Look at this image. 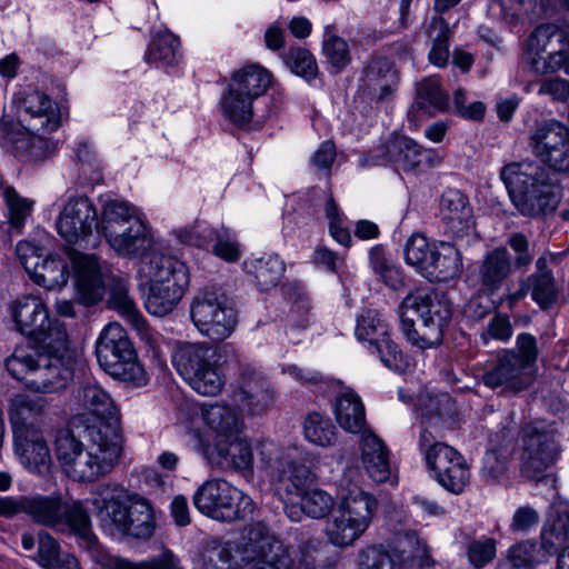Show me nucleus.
Instances as JSON below:
<instances>
[{
    "label": "nucleus",
    "instance_id": "obj_14",
    "mask_svg": "<svg viewBox=\"0 0 569 569\" xmlns=\"http://www.w3.org/2000/svg\"><path fill=\"white\" fill-rule=\"evenodd\" d=\"M517 348L518 353L506 351L498 366L483 376L486 386L516 392L531 383L537 358L536 340L531 335L521 333L517 338Z\"/></svg>",
    "mask_w": 569,
    "mask_h": 569
},
{
    "label": "nucleus",
    "instance_id": "obj_13",
    "mask_svg": "<svg viewBox=\"0 0 569 569\" xmlns=\"http://www.w3.org/2000/svg\"><path fill=\"white\" fill-rule=\"evenodd\" d=\"M287 517L299 521L303 513L323 518L333 507V498L322 489L311 488L315 475L303 463H292L287 470Z\"/></svg>",
    "mask_w": 569,
    "mask_h": 569
},
{
    "label": "nucleus",
    "instance_id": "obj_60",
    "mask_svg": "<svg viewBox=\"0 0 569 569\" xmlns=\"http://www.w3.org/2000/svg\"><path fill=\"white\" fill-rule=\"evenodd\" d=\"M178 46L179 40L173 33L167 30L159 32L150 44L149 59L169 64L174 60Z\"/></svg>",
    "mask_w": 569,
    "mask_h": 569
},
{
    "label": "nucleus",
    "instance_id": "obj_22",
    "mask_svg": "<svg viewBox=\"0 0 569 569\" xmlns=\"http://www.w3.org/2000/svg\"><path fill=\"white\" fill-rule=\"evenodd\" d=\"M274 548L281 549V542L263 522H254L244 528L236 551L240 562L249 565L253 561L268 560Z\"/></svg>",
    "mask_w": 569,
    "mask_h": 569
},
{
    "label": "nucleus",
    "instance_id": "obj_61",
    "mask_svg": "<svg viewBox=\"0 0 569 569\" xmlns=\"http://www.w3.org/2000/svg\"><path fill=\"white\" fill-rule=\"evenodd\" d=\"M231 548L228 545L213 543L200 553V569H230Z\"/></svg>",
    "mask_w": 569,
    "mask_h": 569
},
{
    "label": "nucleus",
    "instance_id": "obj_23",
    "mask_svg": "<svg viewBox=\"0 0 569 569\" xmlns=\"http://www.w3.org/2000/svg\"><path fill=\"white\" fill-rule=\"evenodd\" d=\"M360 460L368 477L377 482L391 478L389 451L385 442L372 431L363 430L359 442Z\"/></svg>",
    "mask_w": 569,
    "mask_h": 569
},
{
    "label": "nucleus",
    "instance_id": "obj_37",
    "mask_svg": "<svg viewBox=\"0 0 569 569\" xmlns=\"http://www.w3.org/2000/svg\"><path fill=\"white\" fill-rule=\"evenodd\" d=\"M333 412L337 422L343 430L352 433H362L365 430V407L359 396L353 391L348 390L337 397L333 403Z\"/></svg>",
    "mask_w": 569,
    "mask_h": 569
},
{
    "label": "nucleus",
    "instance_id": "obj_36",
    "mask_svg": "<svg viewBox=\"0 0 569 569\" xmlns=\"http://www.w3.org/2000/svg\"><path fill=\"white\" fill-rule=\"evenodd\" d=\"M448 107V96L441 90L440 81L437 77H429L421 81L417 89V99L408 117L412 122L416 119V111L431 117L438 112H443Z\"/></svg>",
    "mask_w": 569,
    "mask_h": 569
},
{
    "label": "nucleus",
    "instance_id": "obj_2",
    "mask_svg": "<svg viewBox=\"0 0 569 569\" xmlns=\"http://www.w3.org/2000/svg\"><path fill=\"white\" fill-rule=\"evenodd\" d=\"M87 431V447L68 429L59 430L54 440V452L63 471L80 482H92L109 473L122 450L119 421H98Z\"/></svg>",
    "mask_w": 569,
    "mask_h": 569
},
{
    "label": "nucleus",
    "instance_id": "obj_6",
    "mask_svg": "<svg viewBox=\"0 0 569 569\" xmlns=\"http://www.w3.org/2000/svg\"><path fill=\"white\" fill-rule=\"evenodd\" d=\"M337 499L338 507L327 519L325 533L331 545L345 549L353 546L368 530L378 510V501L348 472L339 480Z\"/></svg>",
    "mask_w": 569,
    "mask_h": 569
},
{
    "label": "nucleus",
    "instance_id": "obj_33",
    "mask_svg": "<svg viewBox=\"0 0 569 569\" xmlns=\"http://www.w3.org/2000/svg\"><path fill=\"white\" fill-rule=\"evenodd\" d=\"M12 317L17 330L28 338H31L50 320L43 301L32 296L22 297L16 302Z\"/></svg>",
    "mask_w": 569,
    "mask_h": 569
},
{
    "label": "nucleus",
    "instance_id": "obj_34",
    "mask_svg": "<svg viewBox=\"0 0 569 569\" xmlns=\"http://www.w3.org/2000/svg\"><path fill=\"white\" fill-rule=\"evenodd\" d=\"M77 403L98 417L99 421H117L116 406L110 395L98 383H84L74 392Z\"/></svg>",
    "mask_w": 569,
    "mask_h": 569
},
{
    "label": "nucleus",
    "instance_id": "obj_40",
    "mask_svg": "<svg viewBox=\"0 0 569 569\" xmlns=\"http://www.w3.org/2000/svg\"><path fill=\"white\" fill-rule=\"evenodd\" d=\"M271 83V74L261 66L248 64L232 74L229 86L251 100L262 96Z\"/></svg>",
    "mask_w": 569,
    "mask_h": 569
},
{
    "label": "nucleus",
    "instance_id": "obj_62",
    "mask_svg": "<svg viewBox=\"0 0 569 569\" xmlns=\"http://www.w3.org/2000/svg\"><path fill=\"white\" fill-rule=\"evenodd\" d=\"M110 303L122 315H124L137 328L144 325L139 315L133 300L128 296L127 287L118 283L111 290Z\"/></svg>",
    "mask_w": 569,
    "mask_h": 569
},
{
    "label": "nucleus",
    "instance_id": "obj_7",
    "mask_svg": "<svg viewBox=\"0 0 569 569\" xmlns=\"http://www.w3.org/2000/svg\"><path fill=\"white\" fill-rule=\"evenodd\" d=\"M98 495L93 505L100 512L106 511L122 533L137 539H148L153 535L156 519L149 500L110 485L100 487Z\"/></svg>",
    "mask_w": 569,
    "mask_h": 569
},
{
    "label": "nucleus",
    "instance_id": "obj_35",
    "mask_svg": "<svg viewBox=\"0 0 569 569\" xmlns=\"http://www.w3.org/2000/svg\"><path fill=\"white\" fill-rule=\"evenodd\" d=\"M569 539V501H556L541 531V543L547 551H555Z\"/></svg>",
    "mask_w": 569,
    "mask_h": 569
},
{
    "label": "nucleus",
    "instance_id": "obj_31",
    "mask_svg": "<svg viewBox=\"0 0 569 569\" xmlns=\"http://www.w3.org/2000/svg\"><path fill=\"white\" fill-rule=\"evenodd\" d=\"M140 271L148 279L149 284H170L178 282L182 276L181 287H188L189 277L186 266L173 257L153 252L142 261Z\"/></svg>",
    "mask_w": 569,
    "mask_h": 569
},
{
    "label": "nucleus",
    "instance_id": "obj_27",
    "mask_svg": "<svg viewBox=\"0 0 569 569\" xmlns=\"http://www.w3.org/2000/svg\"><path fill=\"white\" fill-rule=\"evenodd\" d=\"M239 401L251 413H261L273 402V390L269 381L254 369L240 370Z\"/></svg>",
    "mask_w": 569,
    "mask_h": 569
},
{
    "label": "nucleus",
    "instance_id": "obj_50",
    "mask_svg": "<svg viewBox=\"0 0 569 569\" xmlns=\"http://www.w3.org/2000/svg\"><path fill=\"white\" fill-rule=\"evenodd\" d=\"M408 548L409 549H401L396 555L399 561V569H429L435 565L425 541L411 536L408 538Z\"/></svg>",
    "mask_w": 569,
    "mask_h": 569
},
{
    "label": "nucleus",
    "instance_id": "obj_1",
    "mask_svg": "<svg viewBox=\"0 0 569 569\" xmlns=\"http://www.w3.org/2000/svg\"><path fill=\"white\" fill-rule=\"evenodd\" d=\"M30 339L32 345L17 347L6 359L8 372L36 392H56L71 378L64 359L69 352L66 326L49 320Z\"/></svg>",
    "mask_w": 569,
    "mask_h": 569
},
{
    "label": "nucleus",
    "instance_id": "obj_12",
    "mask_svg": "<svg viewBox=\"0 0 569 569\" xmlns=\"http://www.w3.org/2000/svg\"><path fill=\"white\" fill-rule=\"evenodd\" d=\"M191 319L201 335L222 341L236 329L237 312L227 295L214 286L198 291L191 303Z\"/></svg>",
    "mask_w": 569,
    "mask_h": 569
},
{
    "label": "nucleus",
    "instance_id": "obj_57",
    "mask_svg": "<svg viewBox=\"0 0 569 569\" xmlns=\"http://www.w3.org/2000/svg\"><path fill=\"white\" fill-rule=\"evenodd\" d=\"M559 48L557 50L550 51L548 54H545L542 59H537L533 61V67H531L535 72L540 74L553 73L559 70H562L565 73L569 74V44L567 39L562 41V43H558Z\"/></svg>",
    "mask_w": 569,
    "mask_h": 569
},
{
    "label": "nucleus",
    "instance_id": "obj_15",
    "mask_svg": "<svg viewBox=\"0 0 569 569\" xmlns=\"http://www.w3.org/2000/svg\"><path fill=\"white\" fill-rule=\"evenodd\" d=\"M419 448L436 481L452 493H461L470 481L465 458L452 447L435 441L427 430L420 436Z\"/></svg>",
    "mask_w": 569,
    "mask_h": 569
},
{
    "label": "nucleus",
    "instance_id": "obj_47",
    "mask_svg": "<svg viewBox=\"0 0 569 569\" xmlns=\"http://www.w3.org/2000/svg\"><path fill=\"white\" fill-rule=\"evenodd\" d=\"M252 102L253 100L229 86L228 93L222 97V112L233 124L243 127L253 117Z\"/></svg>",
    "mask_w": 569,
    "mask_h": 569
},
{
    "label": "nucleus",
    "instance_id": "obj_10",
    "mask_svg": "<svg viewBox=\"0 0 569 569\" xmlns=\"http://www.w3.org/2000/svg\"><path fill=\"white\" fill-rule=\"evenodd\" d=\"M196 508L214 520H243L253 512L252 499L223 479L203 482L193 496Z\"/></svg>",
    "mask_w": 569,
    "mask_h": 569
},
{
    "label": "nucleus",
    "instance_id": "obj_46",
    "mask_svg": "<svg viewBox=\"0 0 569 569\" xmlns=\"http://www.w3.org/2000/svg\"><path fill=\"white\" fill-rule=\"evenodd\" d=\"M569 138V129L557 121L537 126L530 137V146L539 158Z\"/></svg>",
    "mask_w": 569,
    "mask_h": 569
},
{
    "label": "nucleus",
    "instance_id": "obj_8",
    "mask_svg": "<svg viewBox=\"0 0 569 569\" xmlns=\"http://www.w3.org/2000/svg\"><path fill=\"white\" fill-rule=\"evenodd\" d=\"M216 348L206 342H180L174 347L172 363L180 376L199 395L216 396L224 385L216 361Z\"/></svg>",
    "mask_w": 569,
    "mask_h": 569
},
{
    "label": "nucleus",
    "instance_id": "obj_38",
    "mask_svg": "<svg viewBox=\"0 0 569 569\" xmlns=\"http://www.w3.org/2000/svg\"><path fill=\"white\" fill-rule=\"evenodd\" d=\"M93 560L109 569H183L179 558L171 550H163L161 555L141 562H131L126 559L112 557L100 545Z\"/></svg>",
    "mask_w": 569,
    "mask_h": 569
},
{
    "label": "nucleus",
    "instance_id": "obj_58",
    "mask_svg": "<svg viewBox=\"0 0 569 569\" xmlns=\"http://www.w3.org/2000/svg\"><path fill=\"white\" fill-rule=\"evenodd\" d=\"M322 50L327 62L336 72H340L351 62L349 46L338 36H329L323 41Z\"/></svg>",
    "mask_w": 569,
    "mask_h": 569
},
{
    "label": "nucleus",
    "instance_id": "obj_43",
    "mask_svg": "<svg viewBox=\"0 0 569 569\" xmlns=\"http://www.w3.org/2000/svg\"><path fill=\"white\" fill-rule=\"evenodd\" d=\"M566 40L565 32L555 23H542L538 26L529 36L526 47L525 56L531 67L533 61L542 59L548 48L556 41L562 43Z\"/></svg>",
    "mask_w": 569,
    "mask_h": 569
},
{
    "label": "nucleus",
    "instance_id": "obj_18",
    "mask_svg": "<svg viewBox=\"0 0 569 569\" xmlns=\"http://www.w3.org/2000/svg\"><path fill=\"white\" fill-rule=\"evenodd\" d=\"M72 263L79 300L86 306L99 302L104 295L101 267L94 254L82 253L72 247L66 249Z\"/></svg>",
    "mask_w": 569,
    "mask_h": 569
},
{
    "label": "nucleus",
    "instance_id": "obj_32",
    "mask_svg": "<svg viewBox=\"0 0 569 569\" xmlns=\"http://www.w3.org/2000/svg\"><path fill=\"white\" fill-rule=\"evenodd\" d=\"M14 449L21 463L32 472L49 471L51 456L39 431L14 436Z\"/></svg>",
    "mask_w": 569,
    "mask_h": 569
},
{
    "label": "nucleus",
    "instance_id": "obj_63",
    "mask_svg": "<svg viewBox=\"0 0 569 569\" xmlns=\"http://www.w3.org/2000/svg\"><path fill=\"white\" fill-rule=\"evenodd\" d=\"M284 266L278 257L270 258L267 261H260L256 267V279L262 290H269L279 284Z\"/></svg>",
    "mask_w": 569,
    "mask_h": 569
},
{
    "label": "nucleus",
    "instance_id": "obj_44",
    "mask_svg": "<svg viewBox=\"0 0 569 569\" xmlns=\"http://www.w3.org/2000/svg\"><path fill=\"white\" fill-rule=\"evenodd\" d=\"M305 439L318 447L335 446L338 433L331 419L320 412H310L302 423Z\"/></svg>",
    "mask_w": 569,
    "mask_h": 569
},
{
    "label": "nucleus",
    "instance_id": "obj_19",
    "mask_svg": "<svg viewBox=\"0 0 569 569\" xmlns=\"http://www.w3.org/2000/svg\"><path fill=\"white\" fill-rule=\"evenodd\" d=\"M383 150L381 163L390 162L403 171L433 167L441 162V157L436 150L423 148L411 138L401 134L391 136Z\"/></svg>",
    "mask_w": 569,
    "mask_h": 569
},
{
    "label": "nucleus",
    "instance_id": "obj_55",
    "mask_svg": "<svg viewBox=\"0 0 569 569\" xmlns=\"http://www.w3.org/2000/svg\"><path fill=\"white\" fill-rule=\"evenodd\" d=\"M427 32L429 38L433 41V46L429 52V60L437 67H443L449 57V50L446 43L449 38V28L442 18L436 17L432 19Z\"/></svg>",
    "mask_w": 569,
    "mask_h": 569
},
{
    "label": "nucleus",
    "instance_id": "obj_28",
    "mask_svg": "<svg viewBox=\"0 0 569 569\" xmlns=\"http://www.w3.org/2000/svg\"><path fill=\"white\" fill-rule=\"evenodd\" d=\"M462 271V256L458 248L451 242L436 241L423 277L435 282H447L458 278Z\"/></svg>",
    "mask_w": 569,
    "mask_h": 569
},
{
    "label": "nucleus",
    "instance_id": "obj_25",
    "mask_svg": "<svg viewBox=\"0 0 569 569\" xmlns=\"http://www.w3.org/2000/svg\"><path fill=\"white\" fill-rule=\"evenodd\" d=\"M137 217L136 210L126 202L110 201L103 208L97 231L106 237L109 244L120 246L124 230L136 233L140 230Z\"/></svg>",
    "mask_w": 569,
    "mask_h": 569
},
{
    "label": "nucleus",
    "instance_id": "obj_5",
    "mask_svg": "<svg viewBox=\"0 0 569 569\" xmlns=\"http://www.w3.org/2000/svg\"><path fill=\"white\" fill-rule=\"evenodd\" d=\"M400 330L419 349L438 347L452 316L448 298L435 290H416L398 306Z\"/></svg>",
    "mask_w": 569,
    "mask_h": 569
},
{
    "label": "nucleus",
    "instance_id": "obj_56",
    "mask_svg": "<svg viewBox=\"0 0 569 569\" xmlns=\"http://www.w3.org/2000/svg\"><path fill=\"white\" fill-rule=\"evenodd\" d=\"M325 216L328 221L329 233L339 244L349 247L351 233L349 221L333 199H328L325 204Z\"/></svg>",
    "mask_w": 569,
    "mask_h": 569
},
{
    "label": "nucleus",
    "instance_id": "obj_21",
    "mask_svg": "<svg viewBox=\"0 0 569 569\" xmlns=\"http://www.w3.org/2000/svg\"><path fill=\"white\" fill-rule=\"evenodd\" d=\"M440 214L446 232L456 239H463L473 231L472 211L467 198L456 189L441 196Z\"/></svg>",
    "mask_w": 569,
    "mask_h": 569
},
{
    "label": "nucleus",
    "instance_id": "obj_9",
    "mask_svg": "<svg viewBox=\"0 0 569 569\" xmlns=\"http://www.w3.org/2000/svg\"><path fill=\"white\" fill-rule=\"evenodd\" d=\"M96 357L99 366L119 380L138 383L144 380V369L138 361L132 342L124 328L117 322L107 325L100 332Z\"/></svg>",
    "mask_w": 569,
    "mask_h": 569
},
{
    "label": "nucleus",
    "instance_id": "obj_17",
    "mask_svg": "<svg viewBox=\"0 0 569 569\" xmlns=\"http://www.w3.org/2000/svg\"><path fill=\"white\" fill-rule=\"evenodd\" d=\"M43 133L30 130L29 127L9 116H3L0 121V134L29 161H43L56 152L57 144L42 137Z\"/></svg>",
    "mask_w": 569,
    "mask_h": 569
},
{
    "label": "nucleus",
    "instance_id": "obj_48",
    "mask_svg": "<svg viewBox=\"0 0 569 569\" xmlns=\"http://www.w3.org/2000/svg\"><path fill=\"white\" fill-rule=\"evenodd\" d=\"M531 298L541 308L550 306L557 295L552 273L547 269V260L537 261V272L531 277Z\"/></svg>",
    "mask_w": 569,
    "mask_h": 569
},
{
    "label": "nucleus",
    "instance_id": "obj_11",
    "mask_svg": "<svg viewBox=\"0 0 569 569\" xmlns=\"http://www.w3.org/2000/svg\"><path fill=\"white\" fill-rule=\"evenodd\" d=\"M517 455L526 477L540 479L559 458L560 450L552 425L545 420L526 423L519 436Z\"/></svg>",
    "mask_w": 569,
    "mask_h": 569
},
{
    "label": "nucleus",
    "instance_id": "obj_52",
    "mask_svg": "<svg viewBox=\"0 0 569 569\" xmlns=\"http://www.w3.org/2000/svg\"><path fill=\"white\" fill-rule=\"evenodd\" d=\"M3 198L8 211L10 228L20 232L26 220L31 216L33 201L21 197L12 187H7L4 189Z\"/></svg>",
    "mask_w": 569,
    "mask_h": 569
},
{
    "label": "nucleus",
    "instance_id": "obj_16",
    "mask_svg": "<svg viewBox=\"0 0 569 569\" xmlns=\"http://www.w3.org/2000/svg\"><path fill=\"white\" fill-rule=\"evenodd\" d=\"M59 234L69 243H77L99 228L97 210L88 197L70 199L57 221Z\"/></svg>",
    "mask_w": 569,
    "mask_h": 569
},
{
    "label": "nucleus",
    "instance_id": "obj_20",
    "mask_svg": "<svg viewBox=\"0 0 569 569\" xmlns=\"http://www.w3.org/2000/svg\"><path fill=\"white\" fill-rule=\"evenodd\" d=\"M20 123L34 132H52L58 129L60 119L51 99L38 90H24L17 98Z\"/></svg>",
    "mask_w": 569,
    "mask_h": 569
},
{
    "label": "nucleus",
    "instance_id": "obj_53",
    "mask_svg": "<svg viewBox=\"0 0 569 569\" xmlns=\"http://www.w3.org/2000/svg\"><path fill=\"white\" fill-rule=\"evenodd\" d=\"M138 232L124 230L120 237V246L110 244L117 252L128 257H138L148 251L152 246L151 236L147 226L137 217Z\"/></svg>",
    "mask_w": 569,
    "mask_h": 569
},
{
    "label": "nucleus",
    "instance_id": "obj_42",
    "mask_svg": "<svg viewBox=\"0 0 569 569\" xmlns=\"http://www.w3.org/2000/svg\"><path fill=\"white\" fill-rule=\"evenodd\" d=\"M178 281L183 282L182 276H179ZM186 288L181 287L179 282L167 286L149 284V293L146 299L147 310L157 317L168 315L181 300Z\"/></svg>",
    "mask_w": 569,
    "mask_h": 569
},
{
    "label": "nucleus",
    "instance_id": "obj_59",
    "mask_svg": "<svg viewBox=\"0 0 569 569\" xmlns=\"http://www.w3.org/2000/svg\"><path fill=\"white\" fill-rule=\"evenodd\" d=\"M397 552L390 555L378 547H368L359 552V569H399Z\"/></svg>",
    "mask_w": 569,
    "mask_h": 569
},
{
    "label": "nucleus",
    "instance_id": "obj_45",
    "mask_svg": "<svg viewBox=\"0 0 569 569\" xmlns=\"http://www.w3.org/2000/svg\"><path fill=\"white\" fill-rule=\"evenodd\" d=\"M287 303H289V311L287 313V321L295 329L307 328L312 319L310 300L299 283H292L287 288Z\"/></svg>",
    "mask_w": 569,
    "mask_h": 569
},
{
    "label": "nucleus",
    "instance_id": "obj_41",
    "mask_svg": "<svg viewBox=\"0 0 569 569\" xmlns=\"http://www.w3.org/2000/svg\"><path fill=\"white\" fill-rule=\"evenodd\" d=\"M511 268L509 253L506 248L490 251L483 259L479 277L482 289L495 293L502 280L509 274Z\"/></svg>",
    "mask_w": 569,
    "mask_h": 569
},
{
    "label": "nucleus",
    "instance_id": "obj_26",
    "mask_svg": "<svg viewBox=\"0 0 569 569\" xmlns=\"http://www.w3.org/2000/svg\"><path fill=\"white\" fill-rule=\"evenodd\" d=\"M362 82L372 98L383 100L397 90L399 71L388 57L376 56L366 68Z\"/></svg>",
    "mask_w": 569,
    "mask_h": 569
},
{
    "label": "nucleus",
    "instance_id": "obj_29",
    "mask_svg": "<svg viewBox=\"0 0 569 569\" xmlns=\"http://www.w3.org/2000/svg\"><path fill=\"white\" fill-rule=\"evenodd\" d=\"M201 415L212 433V446L243 432V420L230 406L221 403L203 406Z\"/></svg>",
    "mask_w": 569,
    "mask_h": 569
},
{
    "label": "nucleus",
    "instance_id": "obj_39",
    "mask_svg": "<svg viewBox=\"0 0 569 569\" xmlns=\"http://www.w3.org/2000/svg\"><path fill=\"white\" fill-rule=\"evenodd\" d=\"M31 279L39 286L49 290L61 289L69 279L66 261L60 257L49 256L32 264L29 272Z\"/></svg>",
    "mask_w": 569,
    "mask_h": 569
},
{
    "label": "nucleus",
    "instance_id": "obj_49",
    "mask_svg": "<svg viewBox=\"0 0 569 569\" xmlns=\"http://www.w3.org/2000/svg\"><path fill=\"white\" fill-rule=\"evenodd\" d=\"M435 242L436 241H429L425 234L415 232L405 244L403 253L406 262L422 276L426 272L429 260L432 258Z\"/></svg>",
    "mask_w": 569,
    "mask_h": 569
},
{
    "label": "nucleus",
    "instance_id": "obj_54",
    "mask_svg": "<svg viewBox=\"0 0 569 569\" xmlns=\"http://www.w3.org/2000/svg\"><path fill=\"white\" fill-rule=\"evenodd\" d=\"M551 552L542 546L539 548L535 542L527 540L511 546L508 551V559L516 568H531L546 561Z\"/></svg>",
    "mask_w": 569,
    "mask_h": 569
},
{
    "label": "nucleus",
    "instance_id": "obj_30",
    "mask_svg": "<svg viewBox=\"0 0 569 569\" xmlns=\"http://www.w3.org/2000/svg\"><path fill=\"white\" fill-rule=\"evenodd\" d=\"M210 459L224 470H248L253 461L251 447L242 435L212 446Z\"/></svg>",
    "mask_w": 569,
    "mask_h": 569
},
{
    "label": "nucleus",
    "instance_id": "obj_3",
    "mask_svg": "<svg viewBox=\"0 0 569 569\" xmlns=\"http://www.w3.org/2000/svg\"><path fill=\"white\" fill-rule=\"evenodd\" d=\"M19 513H24L36 525L76 536L92 558L98 552L100 543L91 531L90 517L81 501L68 502L60 492L0 497V517L12 518Z\"/></svg>",
    "mask_w": 569,
    "mask_h": 569
},
{
    "label": "nucleus",
    "instance_id": "obj_51",
    "mask_svg": "<svg viewBox=\"0 0 569 569\" xmlns=\"http://www.w3.org/2000/svg\"><path fill=\"white\" fill-rule=\"evenodd\" d=\"M356 337L376 347L381 339L388 338V326L375 310L365 311L357 320Z\"/></svg>",
    "mask_w": 569,
    "mask_h": 569
},
{
    "label": "nucleus",
    "instance_id": "obj_4",
    "mask_svg": "<svg viewBox=\"0 0 569 569\" xmlns=\"http://www.w3.org/2000/svg\"><path fill=\"white\" fill-rule=\"evenodd\" d=\"M500 177L512 206L523 217H546L561 202L560 184L532 161L508 163L501 169Z\"/></svg>",
    "mask_w": 569,
    "mask_h": 569
},
{
    "label": "nucleus",
    "instance_id": "obj_24",
    "mask_svg": "<svg viewBox=\"0 0 569 569\" xmlns=\"http://www.w3.org/2000/svg\"><path fill=\"white\" fill-rule=\"evenodd\" d=\"M47 401L39 396L17 393L10 399L9 419L12 425L13 435H23L39 431L37 426L43 417Z\"/></svg>",
    "mask_w": 569,
    "mask_h": 569
},
{
    "label": "nucleus",
    "instance_id": "obj_64",
    "mask_svg": "<svg viewBox=\"0 0 569 569\" xmlns=\"http://www.w3.org/2000/svg\"><path fill=\"white\" fill-rule=\"evenodd\" d=\"M211 240H216L213 252L227 261H237L240 257L238 243L231 238L230 232L224 229L210 230Z\"/></svg>",
    "mask_w": 569,
    "mask_h": 569
}]
</instances>
